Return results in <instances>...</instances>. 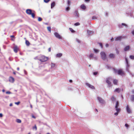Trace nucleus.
Wrapping results in <instances>:
<instances>
[{"instance_id": "f257e3e1", "label": "nucleus", "mask_w": 134, "mask_h": 134, "mask_svg": "<svg viewBox=\"0 0 134 134\" xmlns=\"http://www.w3.org/2000/svg\"><path fill=\"white\" fill-rule=\"evenodd\" d=\"M113 70L114 71V72L115 74H117L121 76L125 75V73L122 69H120L118 70L115 68L113 69Z\"/></svg>"}, {"instance_id": "f03ea898", "label": "nucleus", "mask_w": 134, "mask_h": 134, "mask_svg": "<svg viewBox=\"0 0 134 134\" xmlns=\"http://www.w3.org/2000/svg\"><path fill=\"white\" fill-rule=\"evenodd\" d=\"M26 13L29 15H31L32 17L34 18L35 16V12L34 11H32V10L28 9L26 10Z\"/></svg>"}, {"instance_id": "7ed1b4c3", "label": "nucleus", "mask_w": 134, "mask_h": 134, "mask_svg": "<svg viewBox=\"0 0 134 134\" xmlns=\"http://www.w3.org/2000/svg\"><path fill=\"white\" fill-rule=\"evenodd\" d=\"M48 59V57L43 55H40L38 58V60L41 62H44L47 61Z\"/></svg>"}, {"instance_id": "20e7f679", "label": "nucleus", "mask_w": 134, "mask_h": 134, "mask_svg": "<svg viewBox=\"0 0 134 134\" xmlns=\"http://www.w3.org/2000/svg\"><path fill=\"white\" fill-rule=\"evenodd\" d=\"M97 98V100L100 103L102 104H104L105 103V100L101 97H98Z\"/></svg>"}, {"instance_id": "39448f33", "label": "nucleus", "mask_w": 134, "mask_h": 134, "mask_svg": "<svg viewBox=\"0 0 134 134\" xmlns=\"http://www.w3.org/2000/svg\"><path fill=\"white\" fill-rule=\"evenodd\" d=\"M119 105V102L118 101H117L115 104V109L117 112H119L120 111V108H118Z\"/></svg>"}, {"instance_id": "423d86ee", "label": "nucleus", "mask_w": 134, "mask_h": 134, "mask_svg": "<svg viewBox=\"0 0 134 134\" xmlns=\"http://www.w3.org/2000/svg\"><path fill=\"white\" fill-rule=\"evenodd\" d=\"M100 54L101 55V58L102 59L104 60L106 59V54L104 52H102L100 53Z\"/></svg>"}, {"instance_id": "0eeeda50", "label": "nucleus", "mask_w": 134, "mask_h": 134, "mask_svg": "<svg viewBox=\"0 0 134 134\" xmlns=\"http://www.w3.org/2000/svg\"><path fill=\"white\" fill-rule=\"evenodd\" d=\"M54 35L55 37L59 39H61L62 38L60 35L57 32H55L54 33Z\"/></svg>"}, {"instance_id": "6e6552de", "label": "nucleus", "mask_w": 134, "mask_h": 134, "mask_svg": "<svg viewBox=\"0 0 134 134\" xmlns=\"http://www.w3.org/2000/svg\"><path fill=\"white\" fill-rule=\"evenodd\" d=\"M125 37H122V36H118L115 37V41H120L122 38H124Z\"/></svg>"}, {"instance_id": "1a4fd4ad", "label": "nucleus", "mask_w": 134, "mask_h": 134, "mask_svg": "<svg viewBox=\"0 0 134 134\" xmlns=\"http://www.w3.org/2000/svg\"><path fill=\"white\" fill-rule=\"evenodd\" d=\"M13 49L14 52L15 53H17L19 50V48L17 46H15L14 47Z\"/></svg>"}, {"instance_id": "9d476101", "label": "nucleus", "mask_w": 134, "mask_h": 134, "mask_svg": "<svg viewBox=\"0 0 134 134\" xmlns=\"http://www.w3.org/2000/svg\"><path fill=\"white\" fill-rule=\"evenodd\" d=\"M126 110L127 112L128 113H131V110L128 105L127 106Z\"/></svg>"}, {"instance_id": "9b49d317", "label": "nucleus", "mask_w": 134, "mask_h": 134, "mask_svg": "<svg viewBox=\"0 0 134 134\" xmlns=\"http://www.w3.org/2000/svg\"><path fill=\"white\" fill-rule=\"evenodd\" d=\"M123 90V89H121L120 88H116L115 90L114 91L115 92H117L118 93H119L121 91H122Z\"/></svg>"}, {"instance_id": "f8f14e48", "label": "nucleus", "mask_w": 134, "mask_h": 134, "mask_svg": "<svg viewBox=\"0 0 134 134\" xmlns=\"http://www.w3.org/2000/svg\"><path fill=\"white\" fill-rule=\"evenodd\" d=\"M81 8L83 10L86 9V7L84 4H82L80 6Z\"/></svg>"}, {"instance_id": "ddd939ff", "label": "nucleus", "mask_w": 134, "mask_h": 134, "mask_svg": "<svg viewBox=\"0 0 134 134\" xmlns=\"http://www.w3.org/2000/svg\"><path fill=\"white\" fill-rule=\"evenodd\" d=\"M9 80L10 82L13 83L14 82V78L13 77H10L9 78Z\"/></svg>"}, {"instance_id": "4468645a", "label": "nucleus", "mask_w": 134, "mask_h": 134, "mask_svg": "<svg viewBox=\"0 0 134 134\" xmlns=\"http://www.w3.org/2000/svg\"><path fill=\"white\" fill-rule=\"evenodd\" d=\"M131 101L132 102H134V95H131L130 97V98Z\"/></svg>"}, {"instance_id": "2eb2a0df", "label": "nucleus", "mask_w": 134, "mask_h": 134, "mask_svg": "<svg viewBox=\"0 0 134 134\" xmlns=\"http://www.w3.org/2000/svg\"><path fill=\"white\" fill-rule=\"evenodd\" d=\"M87 85V86L88 87H89L91 89H94V87L91 85V84H86Z\"/></svg>"}, {"instance_id": "dca6fc26", "label": "nucleus", "mask_w": 134, "mask_h": 134, "mask_svg": "<svg viewBox=\"0 0 134 134\" xmlns=\"http://www.w3.org/2000/svg\"><path fill=\"white\" fill-rule=\"evenodd\" d=\"M74 16L77 17H79V13L77 11H76L74 13Z\"/></svg>"}, {"instance_id": "f3484780", "label": "nucleus", "mask_w": 134, "mask_h": 134, "mask_svg": "<svg viewBox=\"0 0 134 134\" xmlns=\"http://www.w3.org/2000/svg\"><path fill=\"white\" fill-rule=\"evenodd\" d=\"M130 48V47L129 46H126L124 48V51H127L129 50Z\"/></svg>"}, {"instance_id": "a211bd4d", "label": "nucleus", "mask_w": 134, "mask_h": 134, "mask_svg": "<svg viewBox=\"0 0 134 134\" xmlns=\"http://www.w3.org/2000/svg\"><path fill=\"white\" fill-rule=\"evenodd\" d=\"M109 57L110 58H115V55L114 54L111 53L109 54Z\"/></svg>"}, {"instance_id": "6ab92c4d", "label": "nucleus", "mask_w": 134, "mask_h": 134, "mask_svg": "<svg viewBox=\"0 0 134 134\" xmlns=\"http://www.w3.org/2000/svg\"><path fill=\"white\" fill-rule=\"evenodd\" d=\"M111 100L113 102V103H114V102L115 101L116 98L114 97L113 96L111 98Z\"/></svg>"}, {"instance_id": "aec40b11", "label": "nucleus", "mask_w": 134, "mask_h": 134, "mask_svg": "<svg viewBox=\"0 0 134 134\" xmlns=\"http://www.w3.org/2000/svg\"><path fill=\"white\" fill-rule=\"evenodd\" d=\"M55 3L54 2H53L51 4V8H53L55 5Z\"/></svg>"}, {"instance_id": "412c9836", "label": "nucleus", "mask_w": 134, "mask_h": 134, "mask_svg": "<svg viewBox=\"0 0 134 134\" xmlns=\"http://www.w3.org/2000/svg\"><path fill=\"white\" fill-rule=\"evenodd\" d=\"M62 54L61 53H59L56 55V57H60L62 56Z\"/></svg>"}, {"instance_id": "4be33fe9", "label": "nucleus", "mask_w": 134, "mask_h": 134, "mask_svg": "<svg viewBox=\"0 0 134 134\" xmlns=\"http://www.w3.org/2000/svg\"><path fill=\"white\" fill-rule=\"evenodd\" d=\"M25 43L26 45L28 46H29L30 44V42H29V41L28 40H26V41Z\"/></svg>"}, {"instance_id": "5701e85b", "label": "nucleus", "mask_w": 134, "mask_h": 134, "mask_svg": "<svg viewBox=\"0 0 134 134\" xmlns=\"http://www.w3.org/2000/svg\"><path fill=\"white\" fill-rule=\"evenodd\" d=\"M113 83L114 84H117L118 83V81L116 79H114L113 81Z\"/></svg>"}, {"instance_id": "b1692460", "label": "nucleus", "mask_w": 134, "mask_h": 134, "mask_svg": "<svg viewBox=\"0 0 134 134\" xmlns=\"http://www.w3.org/2000/svg\"><path fill=\"white\" fill-rule=\"evenodd\" d=\"M93 55H94V54H93L91 53L90 54V55L89 56V57L90 59H91L92 58H93Z\"/></svg>"}, {"instance_id": "393cba45", "label": "nucleus", "mask_w": 134, "mask_h": 134, "mask_svg": "<svg viewBox=\"0 0 134 134\" xmlns=\"http://www.w3.org/2000/svg\"><path fill=\"white\" fill-rule=\"evenodd\" d=\"M16 122L18 123H20L21 122V120L19 119H17L16 120Z\"/></svg>"}, {"instance_id": "a878e982", "label": "nucleus", "mask_w": 134, "mask_h": 134, "mask_svg": "<svg viewBox=\"0 0 134 134\" xmlns=\"http://www.w3.org/2000/svg\"><path fill=\"white\" fill-rule=\"evenodd\" d=\"M71 3V2L69 0H68L67 1V4L68 6H69L70 5V3Z\"/></svg>"}, {"instance_id": "bb28decb", "label": "nucleus", "mask_w": 134, "mask_h": 134, "mask_svg": "<svg viewBox=\"0 0 134 134\" xmlns=\"http://www.w3.org/2000/svg\"><path fill=\"white\" fill-rule=\"evenodd\" d=\"M69 29L70 31L74 33L75 32V31H74L72 28H69Z\"/></svg>"}, {"instance_id": "cd10ccee", "label": "nucleus", "mask_w": 134, "mask_h": 134, "mask_svg": "<svg viewBox=\"0 0 134 134\" xmlns=\"http://www.w3.org/2000/svg\"><path fill=\"white\" fill-rule=\"evenodd\" d=\"M130 58L132 59H134V56L132 55H131L130 56Z\"/></svg>"}, {"instance_id": "c85d7f7f", "label": "nucleus", "mask_w": 134, "mask_h": 134, "mask_svg": "<svg viewBox=\"0 0 134 134\" xmlns=\"http://www.w3.org/2000/svg\"><path fill=\"white\" fill-rule=\"evenodd\" d=\"M47 29L50 32H51V27H47Z\"/></svg>"}, {"instance_id": "c756f323", "label": "nucleus", "mask_w": 134, "mask_h": 134, "mask_svg": "<svg viewBox=\"0 0 134 134\" xmlns=\"http://www.w3.org/2000/svg\"><path fill=\"white\" fill-rule=\"evenodd\" d=\"M125 61L126 62L127 65V66H128V61L127 59L126 58H125Z\"/></svg>"}, {"instance_id": "7c9ffc66", "label": "nucleus", "mask_w": 134, "mask_h": 134, "mask_svg": "<svg viewBox=\"0 0 134 134\" xmlns=\"http://www.w3.org/2000/svg\"><path fill=\"white\" fill-rule=\"evenodd\" d=\"M80 23L79 22L76 23L74 24V25L75 26H78L80 25Z\"/></svg>"}, {"instance_id": "2f4dec72", "label": "nucleus", "mask_w": 134, "mask_h": 134, "mask_svg": "<svg viewBox=\"0 0 134 134\" xmlns=\"http://www.w3.org/2000/svg\"><path fill=\"white\" fill-rule=\"evenodd\" d=\"M51 67L53 68L54 67V66H55V64H54L52 63L51 64Z\"/></svg>"}, {"instance_id": "473e14b6", "label": "nucleus", "mask_w": 134, "mask_h": 134, "mask_svg": "<svg viewBox=\"0 0 134 134\" xmlns=\"http://www.w3.org/2000/svg\"><path fill=\"white\" fill-rule=\"evenodd\" d=\"M42 19L41 17H39L38 18V21H41L42 20Z\"/></svg>"}, {"instance_id": "72a5a7b5", "label": "nucleus", "mask_w": 134, "mask_h": 134, "mask_svg": "<svg viewBox=\"0 0 134 134\" xmlns=\"http://www.w3.org/2000/svg\"><path fill=\"white\" fill-rule=\"evenodd\" d=\"M106 82L107 83H108V84H110V82H109L108 79H107V80Z\"/></svg>"}, {"instance_id": "f704fd0d", "label": "nucleus", "mask_w": 134, "mask_h": 134, "mask_svg": "<svg viewBox=\"0 0 134 134\" xmlns=\"http://www.w3.org/2000/svg\"><path fill=\"white\" fill-rule=\"evenodd\" d=\"M35 129V130H37V127L36 125H35L33 127V129Z\"/></svg>"}, {"instance_id": "c9c22d12", "label": "nucleus", "mask_w": 134, "mask_h": 134, "mask_svg": "<svg viewBox=\"0 0 134 134\" xmlns=\"http://www.w3.org/2000/svg\"><path fill=\"white\" fill-rule=\"evenodd\" d=\"M70 9V8L69 7V6H68V7H67L66 8V10L67 11H68Z\"/></svg>"}, {"instance_id": "e433bc0d", "label": "nucleus", "mask_w": 134, "mask_h": 134, "mask_svg": "<svg viewBox=\"0 0 134 134\" xmlns=\"http://www.w3.org/2000/svg\"><path fill=\"white\" fill-rule=\"evenodd\" d=\"M94 50L95 51V52L96 53H97L99 51L98 50L95 49H94Z\"/></svg>"}, {"instance_id": "4c0bfd02", "label": "nucleus", "mask_w": 134, "mask_h": 134, "mask_svg": "<svg viewBox=\"0 0 134 134\" xmlns=\"http://www.w3.org/2000/svg\"><path fill=\"white\" fill-rule=\"evenodd\" d=\"M6 93L7 94H11L12 93L9 91H8L6 92Z\"/></svg>"}, {"instance_id": "58836bf2", "label": "nucleus", "mask_w": 134, "mask_h": 134, "mask_svg": "<svg viewBox=\"0 0 134 134\" xmlns=\"http://www.w3.org/2000/svg\"><path fill=\"white\" fill-rule=\"evenodd\" d=\"M99 45L101 47V48H102L103 47V46L102 44L101 43H99Z\"/></svg>"}, {"instance_id": "ea45409f", "label": "nucleus", "mask_w": 134, "mask_h": 134, "mask_svg": "<svg viewBox=\"0 0 134 134\" xmlns=\"http://www.w3.org/2000/svg\"><path fill=\"white\" fill-rule=\"evenodd\" d=\"M92 19H97V18L96 16H93L92 17Z\"/></svg>"}, {"instance_id": "a19ab883", "label": "nucleus", "mask_w": 134, "mask_h": 134, "mask_svg": "<svg viewBox=\"0 0 134 134\" xmlns=\"http://www.w3.org/2000/svg\"><path fill=\"white\" fill-rule=\"evenodd\" d=\"M122 25H123V26H126V27H127V25H126V24L124 23H122Z\"/></svg>"}, {"instance_id": "79ce46f5", "label": "nucleus", "mask_w": 134, "mask_h": 134, "mask_svg": "<svg viewBox=\"0 0 134 134\" xmlns=\"http://www.w3.org/2000/svg\"><path fill=\"white\" fill-rule=\"evenodd\" d=\"M20 102H16L15 103V104L17 105H18L20 103Z\"/></svg>"}, {"instance_id": "37998d69", "label": "nucleus", "mask_w": 134, "mask_h": 134, "mask_svg": "<svg viewBox=\"0 0 134 134\" xmlns=\"http://www.w3.org/2000/svg\"><path fill=\"white\" fill-rule=\"evenodd\" d=\"M50 0H44V1L46 3H48Z\"/></svg>"}, {"instance_id": "c03bdc74", "label": "nucleus", "mask_w": 134, "mask_h": 134, "mask_svg": "<svg viewBox=\"0 0 134 134\" xmlns=\"http://www.w3.org/2000/svg\"><path fill=\"white\" fill-rule=\"evenodd\" d=\"M97 74V72H94L93 73V74L95 75H96Z\"/></svg>"}, {"instance_id": "a18cd8bd", "label": "nucleus", "mask_w": 134, "mask_h": 134, "mask_svg": "<svg viewBox=\"0 0 134 134\" xmlns=\"http://www.w3.org/2000/svg\"><path fill=\"white\" fill-rule=\"evenodd\" d=\"M125 126L126 127H129V125L127 124H125Z\"/></svg>"}, {"instance_id": "49530a36", "label": "nucleus", "mask_w": 134, "mask_h": 134, "mask_svg": "<svg viewBox=\"0 0 134 134\" xmlns=\"http://www.w3.org/2000/svg\"><path fill=\"white\" fill-rule=\"evenodd\" d=\"M118 112H116V113H114V115H116H116H118Z\"/></svg>"}, {"instance_id": "de8ad7c7", "label": "nucleus", "mask_w": 134, "mask_h": 134, "mask_svg": "<svg viewBox=\"0 0 134 134\" xmlns=\"http://www.w3.org/2000/svg\"><path fill=\"white\" fill-rule=\"evenodd\" d=\"M10 37L12 38H15L14 36V35H11L10 36Z\"/></svg>"}, {"instance_id": "09e8293b", "label": "nucleus", "mask_w": 134, "mask_h": 134, "mask_svg": "<svg viewBox=\"0 0 134 134\" xmlns=\"http://www.w3.org/2000/svg\"><path fill=\"white\" fill-rule=\"evenodd\" d=\"M48 51L49 52H51V47H50L49 48H48Z\"/></svg>"}, {"instance_id": "8fccbe9b", "label": "nucleus", "mask_w": 134, "mask_h": 134, "mask_svg": "<svg viewBox=\"0 0 134 134\" xmlns=\"http://www.w3.org/2000/svg\"><path fill=\"white\" fill-rule=\"evenodd\" d=\"M132 34L133 35H134V30L132 32Z\"/></svg>"}, {"instance_id": "3c124183", "label": "nucleus", "mask_w": 134, "mask_h": 134, "mask_svg": "<svg viewBox=\"0 0 134 134\" xmlns=\"http://www.w3.org/2000/svg\"><path fill=\"white\" fill-rule=\"evenodd\" d=\"M3 116V115L1 113H0V117H2Z\"/></svg>"}, {"instance_id": "603ef678", "label": "nucleus", "mask_w": 134, "mask_h": 134, "mask_svg": "<svg viewBox=\"0 0 134 134\" xmlns=\"http://www.w3.org/2000/svg\"><path fill=\"white\" fill-rule=\"evenodd\" d=\"M131 92L133 93H134V89L132 90Z\"/></svg>"}, {"instance_id": "864d4df0", "label": "nucleus", "mask_w": 134, "mask_h": 134, "mask_svg": "<svg viewBox=\"0 0 134 134\" xmlns=\"http://www.w3.org/2000/svg\"><path fill=\"white\" fill-rule=\"evenodd\" d=\"M109 46V45L108 44H107L105 45V46L106 47H108Z\"/></svg>"}, {"instance_id": "5fc2aeb1", "label": "nucleus", "mask_w": 134, "mask_h": 134, "mask_svg": "<svg viewBox=\"0 0 134 134\" xmlns=\"http://www.w3.org/2000/svg\"><path fill=\"white\" fill-rule=\"evenodd\" d=\"M32 118H35V119L36 118L34 116V115H32Z\"/></svg>"}, {"instance_id": "6e6d98bb", "label": "nucleus", "mask_w": 134, "mask_h": 134, "mask_svg": "<svg viewBox=\"0 0 134 134\" xmlns=\"http://www.w3.org/2000/svg\"><path fill=\"white\" fill-rule=\"evenodd\" d=\"M69 82L70 83H72V80H70Z\"/></svg>"}, {"instance_id": "4d7b16f0", "label": "nucleus", "mask_w": 134, "mask_h": 134, "mask_svg": "<svg viewBox=\"0 0 134 134\" xmlns=\"http://www.w3.org/2000/svg\"><path fill=\"white\" fill-rule=\"evenodd\" d=\"M90 1V0H85V1L86 2H89Z\"/></svg>"}, {"instance_id": "13d9d810", "label": "nucleus", "mask_w": 134, "mask_h": 134, "mask_svg": "<svg viewBox=\"0 0 134 134\" xmlns=\"http://www.w3.org/2000/svg\"><path fill=\"white\" fill-rule=\"evenodd\" d=\"M9 105L10 106H12L13 105V104L12 103H10Z\"/></svg>"}, {"instance_id": "bf43d9fd", "label": "nucleus", "mask_w": 134, "mask_h": 134, "mask_svg": "<svg viewBox=\"0 0 134 134\" xmlns=\"http://www.w3.org/2000/svg\"><path fill=\"white\" fill-rule=\"evenodd\" d=\"M17 70L19 71V68H17Z\"/></svg>"}, {"instance_id": "052dcab7", "label": "nucleus", "mask_w": 134, "mask_h": 134, "mask_svg": "<svg viewBox=\"0 0 134 134\" xmlns=\"http://www.w3.org/2000/svg\"><path fill=\"white\" fill-rule=\"evenodd\" d=\"M2 92H5V90H4L3 89V90H2Z\"/></svg>"}, {"instance_id": "680f3d73", "label": "nucleus", "mask_w": 134, "mask_h": 134, "mask_svg": "<svg viewBox=\"0 0 134 134\" xmlns=\"http://www.w3.org/2000/svg\"><path fill=\"white\" fill-rule=\"evenodd\" d=\"M30 107H31V108H32V105H31H31H30Z\"/></svg>"}, {"instance_id": "e2e57ef3", "label": "nucleus", "mask_w": 134, "mask_h": 134, "mask_svg": "<svg viewBox=\"0 0 134 134\" xmlns=\"http://www.w3.org/2000/svg\"><path fill=\"white\" fill-rule=\"evenodd\" d=\"M113 38H111V41H113Z\"/></svg>"}, {"instance_id": "0e129e2a", "label": "nucleus", "mask_w": 134, "mask_h": 134, "mask_svg": "<svg viewBox=\"0 0 134 134\" xmlns=\"http://www.w3.org/2000/svg\"><path fill=\"white\" fill-rule=\"evenodd\" d=\"M13 73L14 75H15L16 74V73L15 72H13Z\"/></svg>"}, {"instance_id": "69168bd1", "label": "nucleus", "mask_w": 134, "mask_h": 134, "mask_svg": "<svg viewBox=\"0 0 134 134\" xmlns=\"http://www.w3.org/2000/svg\"><path fill=\"white\" fill-rule=\"evenodd\" d=\"M11 40L13 41H14V39H11Z\"/></svg>"}, {"instance_id": "338daca9", "label": "nucleus", "mask_w": 134, "mask_h": 134, "mask_svg": "<svg viewBox=\"0 0 134 134\" xmlns=\"http://www.w3.org/2000/svg\"><path fill=\"white\" fill-rule=\"evenodd\" d=\"M77 41L78 42H80V41H79V40H77Z\"/></svg>"}, {"instance_id": "774afa93", "label": "nucleus", "mask_w": 134, "mask_h": 134, "mask_svg": "<svg viewBox=\"0 0 134 134\" xmlns=\"http://www.w3.org/2000/svg\"><path fill=\"white\" fill-rule=\"evenodd\" d=\"M96 110L97 111H98V110H97V109H96Z\"/></svg>"}]
</instances>
